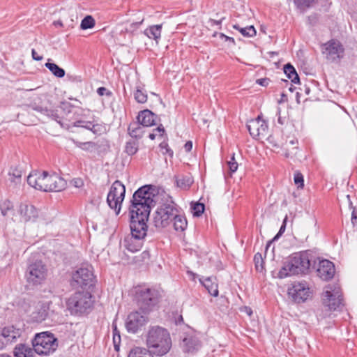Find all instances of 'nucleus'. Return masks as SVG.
I'll list each match as a JSON object with an SVG mask.
<instances>
[{
	"label": "nucleus",
	"instance_id": "1",
	"mask_svg": "<svg viewBox=\"0 0 357 357\" xmlns=\"http://www.w3.org/2000/svg\"><path fill=\"white\" fill-rule=\"evenodd\" d=\"M151 189V185H146L134 192L129 207L130 221L139 220L140 223H147L151 208L155 203Z\"/></svg>",
	"mask_w": 357,
	"mask_h": 357
},
{
	"label": "nucleus",
	"instance_id": "2",
	"mask_svg": "<svg viewBox=\"0 0 357 357\" xmlns=\"http://www.w3.org/2000/svg\"><path fill=\"white\" fill-rule=\"evenodd\" d=\"M315 256L311 250L294 253L278 272L280 278L293 275L306 273L316 263Z\"/></svg>",
	"mask_w": 357,
	"mask_h": 357
},
{
	"label": "nucleus",
	"instance_id": "3",
	"mask_svg": "<svg viewBox=\"0 0 357 357\" xmlns=\"http://www.w3.org/2000/svg\"><path fill=\"white\" fill-rule=\"evenodd\" d=\"M149 350L157 356L166 354L171 349L172 340L168 331L158 326H151L146 335Z\"/></svg>",
	"mask_w": 357,
	"mask_h": 357
},
{
	"label": "nucleus",
	"instance_id": "4",
	"mask_svg": "<svg viewBox=\"0 0 357 357\" xmlns=\"http://www.w3.org/2000/svg\"><path fill=\"white\" fill-rule=\"evenodd\" d=\"M27 183L32 188L45 192L61 191L66 184V181L56 174H49L46 171L31 173L27 176Z\"/></svg>",
	"mask_w": 357,
	"mask_h": 357
},
{
	"label": "nucleus",
	"instance_id": "5",
	"mask_svg": "<svg viewBox=\"0 0 357 357\" xmlns=\"http://www.w3.org/2000/svg\"><path fill=\"white\" fill-rule=\"evenodd\" d=\"M93 304L92 295L85 291L75 292L66 301L67 309L74 315L88 313L91 310Z\"/></svg>",
	"mask_w": 357,
	"mask_h": 357
},
{
	"label": "nucleus",
	"instance_id": "6",
	"mask_svg": "<svg viewBox=\"0 0 357 357\" xmlns=\"http://www.w3.org/2000/svg\"><path fill=\"white\" fill-rule=\"evenodd\" d=\"M131 235L124 238V247L131 252L139 251L143 245V239L146 235L147 224L140 221H130Z\"/></svg>",
	"mask_w": 357,
	"mask_h": 357
},
{
	"label": "nucleus",
	"instance_id": "7",
	"mask_svg": "<svg viewBox=\"0 0 357 357\" xmlns=\"http://www.w3.org/2000/svg\"><path fill=\"white\" fill-rule=\"evenodd\" d=\"M32 346L35 352L39 355H50L58 347V340L50 332L37 333L32 340Z\"/></svg>",
	"mask_w": 357,
	"mask_h": 357
},
{
	"label": "nucleus",
	"instance_id": "8",
	"mask_svg": "<svg viewBox=\"0 0 357 357\" xmlns=\"http://www.w3.org/2000/svg\"><path fill=\"white\" fill-rule=\"evenodd\" d=\"M178 213L176 204L172 200L167 201L158 207L153 215V224L156 228L167 227Z\"/></svg>",
	"mask_w": 357,
	"mask_h": 357
},
{
	"label": "nucleus",
	"instance_id": "9",
	"mask_svg": "<svg viewBox=\"0 0 357 357\" xmlns=\"http://www.w3.org/2000/svg\"><path fill=\"white\" fill-rule=\"evenodd\" d=\"M126 195V187L119 180L115 181L111 185L107 196V203L109 208L119 215Z\"/></svg>",
	"mask_w": 357,
	"mask_h": 357
},
{
	"label": "nucleus",
	"instance_id": "10",
	"mask_svg": "<svg viewBox=\"0 0 357 357\" xmlns=\"http://www.w3.org/2000/svg\"><path fill=\"white\" fill-rule=\"evenodd\" d=\"M158 291L150 288H139L135 294L137 304L144 312L150 311L158 303Z\"/></svg>",
	"mask_w": 357,
	"mask_h": 357
},
{
	"label": "nucleus",
	"instance_id": "11",
	"mask_svg": "<svg viewBox=\"0 0 357 357\" xmlns=\"http://www.w3.org/2000/svg\"><path fill=\"white\" fill-rule=\"evenodd\" d=\"M47 275V268L42 261L38 260L29 264L26 271V278L30 285L43 284Z\"/></svg>",
	"mask_w": 357,
	"mask_h": 357
},
{
	"label": "nucleus",
	"instance_id": "12",
	"mask_svg": "<svg viewBox=\"0 0 357 357\" xmlns=\"http://www.w3.org/2000/svg\"><path fill=\"white\" fill-rule=\"evenodd\" d=\"M342 291L338 284H328L324 292L323 302L331 310H335L342 304Z\"/></svg>",
	"mask_w": 357,
	"mask_h": 357
},
{
	"label": "nucleus",
	"instance_id": "13",
	"mask_svg": "<svg viewBox=\"0 0 357 357\" xmlns=\"http://www.w3.org/2000/svg\"><path fill=\"white\" fill-rule=\"evenodd\" d=\"M322 52L327 60L338 62L344 57V48L340 41L331 40L323 45Z\"/></svg>",
	"mask_w": 357,
	"mask_h": 357
},
{
	"label": "nucleus",
	"instance_id": "14",
	"mask_svg": "<svg viewBox=\"0 0 357 357\" xmlns=\"http://www.w3.org/2000/svg\"><path fill=\"white\" fill-rule=\"evenodd\" d=\"M73 282L81 287H90L93 284L94 275L91 265H85L75 271L72 276Z\"/></svg>",
	"mask_w": 357,
	"mask_h": 357
},
{
	"label": "nucleus",
	"instance_id": "15",
	"mask_svg": "<svg viewBox=\"0 0 357 357\" xmlns=\"http://www.w3.org/2000/svg\"><path fill=\"white\" fill-rule=\"evenodd\" d=\"M288 294L297 303H304L312 294L306 282H295L288 289Z\"/></svg>",
	"mask_w": 357,
	"mask_h": 357
},
{
	"label": "nucleus",
	"instance_id": "16",
	"mask_svg": "<svg viewBox=\"0 0 357 357\" xmlns=\"http://www.w3.org/2000/svg\"><path fill=\"white\" fill-rule=\"evenodd\" d=\"M147 316L135 311L130 313L126 321V328L128 333H137L148 323Z\"/></svg>",
	"mask_w": 357,
	"mask_h": 357
},
{
	"label": "nucleus",
	"instance_id": "17",
	"mask_svg": "<svg viewBox=\"0 0 357 357\" xmlns=\"http://www.w3.org/2000/svg\"><path fill=\"white\" fill-rule=\"evenodd\" d=\"M30 107L33 110L37 112L41 115L56 121L61 126L63 125L61 118L58 114V109L50 102H42L41 104L34 103Z\"/></svg>",
	"mask_w": 357,
	"mask_h": 357
},
{
	"label": "nucleus",
	"instance_id": "18",
	"mask_svg": "<svg viewBox=\"0 0 357 357\" xmlns=\"http://www.w3.org/2000/svg\"><path fill=\"white\" fill-rule=\"evenodd\" d=\"M52 305V302L50 301H38L31 315L32 321L37 323L45 321L50 314Z\"/></svg>",
	"mask_w": 357,
	"mask_h": 357
},
{
	"label": "nucleus",
	"instance_id": "19",
	"mask_svg": "<svg viewBox=\"0 0 357 357\" xmlns=\"http://www.w3.org/2000/svg\"><path fill=\"white\" fill-rule=\"evenodd\" d=\"M317 275L324 280H328L333 278L335 269L333 262L328 259L319 261L317 269Z\"/></svg>",
	"mask_w": 357,
	"mask_h": 357
},
{
	"label": "nucleus",
	"instance_id": "20",
	"mask_svg": "<svg viewBox=\"0 0 357 357\" xmlns=\"http://www.w3.org/2000/svg\"><path fill=\"white\" fill-rule=\"evenodd\" d=\"M19 213L21 219L24 222H35L38 216L36 208L28 203H22L20 206Z\"/></svg>",
	"mask_w": 357,
	"mask_h": 357
},
{
	"label": "nucleus",
	"instance_id": "21",
	"mask_svg": "<svg viewBox=\"0 0 357 357\" xmlns=\"http://www.w3.org/2000/svg\"><path fill=\"white\" fill-rule=\"evenodd\" d=\"M156 119L157 116L149 109L141 111L137 116L139 123L146 127L155 125Z\"/></svg>",
	"mask_w": 357,
	"mask_h": 357
},
{
	"label": "nucleus",
	"instance_id": "22",
	"mask_svg": "<svg viewBox=\"0 0 357 357\" xmlns=\"http://www.w3.org/2000/svg\"><path fill=\"white\" fill-rule=\"evenodd\" d=\"M15 357H36V352L33 347L26 344H17L13 351Z\"/></svg>",
	"mask_w": 357,
	"mask_h": 357
},
{
	"label": "nucleus",
	"instance_id": "23",
	"mask_svg": "<svg viewBox=\"0 0 357 357\" xmlns=\"http://www.w3.org/2000/svg\"><path fill=\"white\" fill-rule=\"evenodd\" d=\"M215 278L212 277L200 278L199 281L206 289L208 292L213 296H218V284L215 282Z\"/></svg>",
	"mask_w": 357,
	"mask_h": 357
},
{
	"label": "nucleus",
	"instance_id": "24",
	"mask_svg": "<svg viewBox=\"0 0 357 357\" xmlns=\"http://www.w3.org/2000/svg\"><path fill=\"white\" fill-rule=\"evenodd\" d=\"M0 335L3 338L2 343L6 345L16 340L17 332L13 326H8L1 330Z\"/></svg>",
	"mask_w": 357,
	"mask_h": 357
},
{
	"label": "nucleus",
	"instance_id": "25",
	"mask_svg": "<svg viewBox=\"0 0 357 357\" xmlns=\"http://www.w3.org/2000/svg\"><path fill=\"white\" fill-rule=\"evenodd\" d=\"M162 24L151 25L144 30V34L149 38L155 40L158 43V40L161 37Z\"/></svg>",
	"mask_w": 357,
	"mask_h": 357
},
{
	"label": "nucleus",
	"instance_id": "26",
	"mask_svg": "<svg viewBox=\"0 0 357 357\" xmlns=\"http://www.w3.org/2000/svg\"><path fill=\"white\" fill-rule=\"evenodd\" d=\"M175 178L176 185L183 190L189 189L194 182L193 178L190 174L178 176Z\"/></svg>",
	"mask_w": 357,
	"mask_h": 357
},
{
	"label": "nucleus",
	"instance_id": "27",
	"mask_svg": "<svg viewBox=\"0 0 357 357\" xmlns=\"http://www.w3.org/2000/svg\"><path fill=\"white\" fill-rule=\"evenodd\" d=\"M284 73L287 77L291 79V82L294 84L300 83V79L294 67L289 63H287L284 66Z\"/></svg>",
	"mask_w": 357,
	"mask_h": 357
},
{
	"label": "nucleus",
	"instance_id": "28",
	"mask_svg": "<svg viewBox=\"0 0 357 357\" xmlns=\"http://www.w3.org/2000/svg\"><path fill=\"white\" fill-rule=\"evenodd\" d=\"M183 342V350L185 352H193L197 350L200 347L199 342L195 338H184Z\"/></svg>",
	"mask_w": 357,
	"mask_h": 357
},
{
	"label": "nucleus",
	"instance_id": "29",
	"mask_svg": "<svg viewBox=\"0 0 357 357\" xmlns=\"http://www.w3.org/2000/svg\"><path fill=\"white\" fill-rule=\"evenodd\" d=\"M22 171L17 167H11L8 172V181L16 185L20 184L22 181Z\"/></svg>",
	"mask_w": 357,
	"mask_h": 357
},
{
	"label": "nucleus",
	"instance_id": "30",
	"mask_svg": "<svg viewBox=\"0 0 357 357\" xmlns=\"http://www.w3.org/2000/svg\"><path fill=\"white\" fill-rule=\"evenodd\" d=\"M152 354L148 349L136 347L130 351L128 357H153Z\"/></svg>",
	"mask_w": 357,
	"mask_h": 357
},
{
	"label": "nucleus",
	"instance_id": "31",
	"mask_svg": "<svg viewBox=\"0 0 357 357\" xmlns=\"http://www.w3.org/2000/svg\"><path fill=\"white\" fill-rule=\"evenodd\" d=\"M173 220L174 228L175 230L183 231L186 229L188 222L186 218L183 215L176 213V217L173 218Z\"/></svg>",
	"mask_w": 357,
	"mask_h": 357
},
{
	"label": "nucleus",
	"instance_id": "32",
	"mask_svg": "<svg viewBox=\"0 0 357 357\" xmlns=\"http://www.w3.org/2000/svg\"><path fill=\"white\" fill-rule=\"evenodd\" d=\"M73 126L75 127H82L92 131L96 134L99 131L100 126L98 124H93L91 121H77L74 122Z\"/></svg>",
	"mask_w": 357,
	"mask_h": 357
},
{
	"label": "nucleus",
	"instance_id": "33",
	"mask_svg": "<svg viewBox=\"0 0 357 357\" xmlns=\"http://www.w3.org/2000/svg\"><path fill=\"white\" fill-rule=\"evenodd\" d=\"M259 116L255 119L249 121L247 124V128L250 135L255 139L259 137Z\"/></svg>",
	"mask_w": 357,
	"mask_h": 357
},
{
	"label": "nucleus",
	"instance_id": "34",
	"mask_svg": "<svg viewBox=\"0 0 357 357\" xmlns=\"http://www.w3.org/2000/svg\"><path fill=\"white\" fill-rule=\"evenodd\" d=\"M45 66L56 77L62 78L65 76L64 69L60 68L56 63L48 61L45 63Z\"/></svg>",
	"mask_w": 357,
	"mask_h": 357
},
{
	"label": "nucleus",
	"instance_id": "35",
	"mask_svg": "<svg viewBox=\"0 0 357 357\" xmlns=\"http://www.w3.org/2000/svg\"><path fill=\"white\" fill-rule=\"evenodd\" d=\"M233 28L238 30L243 36L252 37L256 35V30L253 26L242 28L238 24H234Z\"/></svg>",
	"mask_w": 357,
	"mask_h": 357
},
{
	"label": "nucleus",
	"instance_id": "36",
	"mask_svg": "<svg viewBox=\"0 0 357 357\" xmlns=\"http://www.w3.org/2000/svg\"><path fill=\"white\" fill-rule=\"evenodd\" d=\"M73 142L76 146L84 151H92L96 146V144L93 142H81L75 139Z\"/></svg>",
	"mask_w": 357,
	"mask_h": 357
},
{
	"label": "nucleus",
	"instance_id": "37",
	"mask_svg": "<svg viewBox=\"0 0 357 357\" xmlns=\"http://www.w3.org/2000/svg\"><path fill=\"white\" fill-rule=\"evenodd\" d=\"M96 24L95 20L91 15H87L82 20L80 24V28L82 30L93 28Z\"/></svg>",
	"mask_w": 357,
	"mask_h": 357
},
{
	"label": "nucleus",
	"instance_id": "38",
	"mask_svg": "<svg viewBox=\"0 0 357 357\" xmlns=\"http://www.w3.org/2000/svg\"><path fill=\"white\" fill-rule=\"evenodd\" d=\"M13 205L9 200H5L0 204V211L3 216H6L13 211Z\"/></svg>",
	"mask_w": 357,
	"mask_h": 357
},
{
	"label": "nucleus",
	"instance_id": "39",
	"mask_svg": "<svg viewBox=\"0 0 357 357\" xmlns=\"http://www.w3.org/2000/svg\"><path fill=\"white\" fill-rule=\"evenodd\" d=\"M138 150V144L135 140H130L126 144V152L130 155H132L137 153Z\"/></svg>",
	"mask_w": 357,
	"mask_h": 357
},
{
	"label": "nucleus",
	"instance_id": "40",
	"mask_svg": "<svg viewBox=\"0 0 357 357\" xmlns=\"http://www.w3.org/2000/svg\"><path fill=\"white\" fill-rule=\"evenodd\" d=\"M134 98L139 103H144L147 101V95L139 87H137L134 92Z\"/></svg>",
	"mask_w": 357,
	"mask_h": 357
},
{
	"label": "nucleus",
	"instance_id": "41",
	"mask_svg": "<svg viewBox=\"0 0 357 357\" xmlns=\"http://www.w3.org/2000/svg\"><path fill=\"white\" fill-rule=\"evenodd\" d=\"M268 123L265 121L261 120V118L259 117V137H264L268 134Z\"/></svg>",
	"mask_w": 357,
	"mask_h": 357
},
{
	"label": "nucleus",
	"instance_id": "42",
	"mask_svg": "<svg viewBox=\"0 0 357 357\" xmlns=\"http://www.w3.org/2000/svg\"><path fill=\"white\" fill-rule=\"evenodd\" d=\"M192 208L194 216L199 217L204 213L205 206L204 204L196 203L194 204Z\"/></svg>",
	"mask_w": 357,
	"mask_h": 357
},
{
	"label": "nucleus",
	"instance_id": "43",
	"mask_svg": "<svg viewBox=\"0 0 357 357\" xmlns=\"http://www.w3.org/2000/svg\"><path fill=\"white\" fill-rule=\"evenodd\" d=\"M254 261L257 270L261 271L263 269V258L261 254L259 252L255 254L254 256Z\"/></svg>",
	"mask_w": 357,
	"mask_h": 357
},
{
	"label": "nucleus",
	"instance_id": "44",
	"mask_svg": "<svg viewBox=\"0 0 357 357\" xmlns=\"http://www.w3.org/2000/svg\"><path fill=\"white\" fill-rule=\"evenodd\" d=\"M294 183L298 185V188H303L304 185L303 176L301 173L296 172L294 174Z\"/></svg>",
	"mask_w": 357,
	"mask_h": 357
},
{
	"label": "nucleus",
	"instance_id": "45",
	"mask_svg": "<svg viewBox=\"0 0 357 357\" xmlns=\"http://www.w3.org/2000/svg\"><path fill=\"white\" fill-rule=\"evenodd\" d=\"M229 170L231 173L235 172L238 169V163L235 160L234 153L232 154L230 160L227 162Z\"/></svg>",
	"mask_w": 357,
	"mask_h": 357
},
{
	"label": "nucleus",
	"instance_id": "46",
	"mask_svg": "<svg viewBox=\"0 0 357 357\" xmlns=\"http://www.w3.org/2000/svg\"><path fill=\"white\" fill-rule=\"evenodd\" d=\"M137 127L133 128L132 126L128 128L129 134L132 137H137L139 136L138 132L141 129L140 126L136 123L134 124Z\"/></svg>",
	"mask_w": 357,
	"mask_h": 357
},
{
	"label": "nucleus",
	"instance_id": "47",
	"mask_svg": "<svg viewBox=\"0 0 357 357\" xmlns=\"http://www.w3.org/2000/svg\"><path fill=\"white\" fill-rule=\"evenodd\" d=\"M61 108L66 114H68L72 112L73 106L70 102H61Z\"/></svg>",
	"mask_w": 357,
	"mask_h": 357
},
{
	"label": "nucleus",
	"instance_id": "48",
	"mask_svg": "<svg viewBox=\"0 0 357 357\" xmlns=\"http://www.w3.org/2000/svg\"><path fill=\"white\" fill-rule=\"evenodd\" d=\"M121 342V336L120 334H114L113 335V342L114 345V348L116 350H119V344Z\"/></svg>",
	"mask_w": 357,
	"mask_h": 357
},
{
	"label": "nucleus",
	"instance_id": "49",
	"mask_svg": "<svg viewBox=\"0 0 357 357\" xmlns=\"http://www.w3.org/2000/svg\"><path fill=\"white\" fill-rule=\"evenodd\" d=\"M97 93L100 96H102L104 95H106L107 96H110L112 95V92L108 91L105 87H99L97 89Z\"/></svg>",
	"mask_w": 357,
	"mask_h": 357
},
{
	"label": "nucleus",
	"instance_id": "50",
	"mask_svg": "<svg viewBox=\"0 0 357 357\" xmlns=\"http://www.w3.org/2000/svg\"><path fill=\"white\" fill-rule=\"evenodd\" d=\"M351 223L354 227L357 226V209L355 208H353L351 213Z\"/></svg>",
	"mask_w": 357,
	"mask_h": 357
},
{
	"label": "nucleus",
	"instance_id": "51",
	"mask_svg": "<svg viewBox=\"0 0 357 357\" xmlns=\"http://www.w3.org/2000/svg\"><path fill=\"white\" fill-rule=\"evenodd\" d=\"M256 82L261 86H266L268 85L270 79L268 78H261L257 79Z\"/></svg>",
	"mask_w": 357,
	"mask_h": 357
},
{
	"label": "nucleus",
	"instance_id": "52",
	"mask_svg": "<svg viewBox=\"0 0 357 357\" xmlns=\"http://www.w3.org/2000/svg\"><path fill=\"white\" fill-rule=\"evenodd\" d=\"M225 19V17H222L218 20H213V19H210L209 20V23H210V25L211 26H214V25H217V26H220L222 24V20Z\"/></svg>",
	"mask_w": 357,
	"mask_h": 357
},
{
	"label": "nucleus",
	"instance_id": "53",
	"mask_svg": "<svg viewBox=\"0 0 357 357\" xmlns=\"http://www.w3.org/2000/svg\"><path fill=\"white\" fill-rule=\"evenodd\" d=\"M31 55L33 60L41 61L43 59V56L38 55L34 49L31 50Z\"/></svg>",
	"mask_w": 357,
	"mask_h": 357
},
{
	"label": "nucleus",
	"instance_id": "54",
	"mask_svg": "<svg viewBox=\"0 0 357 357\" xmlns=\"http://www.w3.org/2000/svg\"><path fill=\"white\" fill-rule=\"evenodd\" d=\"M184 149L186 152H190L192 149V143L191 141H188L185 145Z\"/></svg>",
	"mask_w": 357,
	"mask_h": 357
},
{
	"label": "nucleus",
	"instance_id": "55",
	"mask_svg": "<svg viewBox=\"0 0 357 357\" xmlns=\"http://www.w3.org/2000/svg\"><path fill=\"white\" fill-rule=\"evenodd\" d=\"M277 115L278 116V122L280 124L283 125L284 124V121L282 119V117L280 116V108H278Z\"/></svg>",
	"mask_w": 357,
	"mask_h": 357
},
{
	"label": "nucleus",
	"instance_id": "56",
	"mask_svg": "<svg viewBox=\"0 0 357 357\" xmlns=\"http://www.w3.org/2000/svg\"><path fill=\"white\" fill-rule=\"evenodd\" d=\"M284 229H285V225H283L281 226L279 232L273 238V240H276L279 237V236L284 231Z\"/></svg>",
	"mask_w": 357,
	"mask_h": 357
},
{
	"label": "nucleus",
	"instance_id": "57",
	"mask_svg": "<svg viewBox=\"0 0 357 357\" xmlns=\"http://www.w3.org/2000/svg\"><path fill=\"white\" fill-rule=\"evenodd\" d=\"M158 132H160V135H162L163 133L165 132V129L164 128L162 127V125H160V126H158L156 129H155Z\"/></svg>",
	"mask_w": 357,
	"mask_h": 357
},
{
	"label": "nucleus",
	"instance_id": "58",
	"mask_svg": "<svg viewBox=\"0 0 357 357\" xmlns=\"http://www.w3.org/2000/svg\"><path fill=\"white\" fill-rule=\"evenodd\" d=\"M112 328H113V335L116 334V333L120 334V331L118 330L116 325L114 323L112 324Z\"/></svg>",
	"mask_w": 357,
	"mask_h": 357
},
{
	"label": "nucleus",
	"instance_id": "59",
	"mask_svg": "<svg viewBox=\"0 0 357 357\" xmlns=\"http://www.w3.org/2000/svg\"><path fill=\"white\" fill-rule=\"evenodd\" d=\"M245 312L249 316H251L252 314V311L250 307H245Z\"/></svg>",
	"mask_w": 357,
	"mask_h": 357
},
{
	"label": "nucleus",
	"instance_id": "60",
	"mask_svg": "<svg viewBox=\"0 0 357 357\" xmlns=\"http://www.w3.org/2000/svg\"><path fill=\"white\" fill-rule=\"evenodd\" d=\"M149 137L151 139L153 140L155 138V135L154 133H150L149 135Z\"/></svg>",
	"mask_w": 357,
	"mask_h": 357
},
{
	"label": "nucleus",
	"instance_id": "61",
	"mask_svg": "<svg viewBox=\"0 0 357 357\" xmlns=\"http://www.w3.org/2000/svg\"><path fill=\"white\" fill-rule=\"evenodd\" d=\"M225 40H230V41H232V42H234V38H230V37H228L226 36V37L225 38Z\"/></svg>",
	"mask_w": 357,
	"mask_h": 357
},
{
	"label": "nucleus",
	"instance_id": "62",
	"mask_svg": "<svg viewBox=\"0 0 357 357\" xmlns=\"http://www.w3.org/2000/svg\"><path fill=\"white\" fill-rule=\"evenodd\" d=\"M0 357H11L10 356H9L8 354H0Z\"/></svg>",
	"mask_w": 357,
	"mask_h": 357
},
{
	"label": "nucleus",
	"instance_id": "63",
	"mask_svg": "<svg viewBox=\"0 0 357 357\" xmlns=\"http://www.w3.org/2000/svg\"><path fill=\"white\" fill-rule=\"evenodd\" d=\"M220 38L223 39L226 37V36L224 33H220Z\"/></svg>",
	"mask_w": 357,
	"mask_h": 357
},
{
	"label": "nucleus",
	"instance_id": "64",
	"mask_svg": "<svg viewBox=\"0 0 357 357\" xmlns=\"http://www.w3.org/2000/svg\"><path fill=\"white\" fill-rule=\"evenodd\" d=\"M310 89L309 88H306L305 89V93L306 94H309L310 93Z\"/></svg>",
	"mask_w": 357,
	"mask_h": 357
}]
</instances>
